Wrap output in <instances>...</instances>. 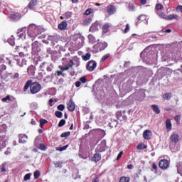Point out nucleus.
<instances>
[{
    "mask_svg": "<svg viewBox=\"0 0 182 182\" xmlns=\"http://www.w3.org/2000/svg\"><path fill=\"white\" fill-rule=\"evenodd\" d=\"M168 166H170V163L166 159H162L159 161V167L163 170H166V168H168Z\"/></svg>",
    "mask_w": 182,
    "mask_h": 182,
    "instance_id": "20e7f679",
    "label": "nucleus"
},
{
    "mask_svg": "<svg viewBox=\"0 0 182 182\" xmlns=\"http://www.w3.org/2000/svg\"><path fill=\"white\" fill-rule=\"evenodd\" d=\"M97 66V63L96 61L90 60L87 64V69L89 70V72H93V70L96 69Z\"/></svg>",
    "mask_w": 182,
    "mask_h": 182,
    "instance_id": "7ed1b4c3",
    "label": "nucleus"
},
{
    "mask_svg": "<svg viewBox=\"0 0 182 182\" xmlns=\"http://www.w3.org/2000/svg\"><path fill=\"white\" fill-rule=\"evenodd\" d=\"M66 123V121L65 119H61L58 123V127H62L63 126H65Z\"/></svg>",
    "mask_w": 182,
    "mask_h": 182,
    "instance_id": "49530a36",
    "label": "nucleus"
},
{
    "mask_svg": "<svg viewBox=\"0 0 182 182\" xmlns=\"http://www.w3.org/2000/svg\"><path fill=\"white\" fill-rule=\"evenodd\" d=\"M68 147H69V145H65L63 147H56L55 150L57 151H64V150H66V149H68Z\"/></svg>",
    "mask_w": 182,
    "mask_h": 182,
    "instance_id": "c756f323",
    "label": "nucleus"
},
{
    "mask_svg": "<svg viewBox=\"0 0 182 182\" xmlns=\"http://www.w3.org/2000/svg\"><path fill=\"white\" fill-rule=\"evenodd\" d=\"M170 140L172 143L177 144L180 141V135L178 133H173L170 136Z\"/></svg>",
    "mask_w": 182,
    "mask_h": 182,
    "instance_id": "39448f33",
    "label": "nucleus"
},
{
    "mask_svg": "<svg viewBox=\"0 0 182 182\" xmlns=\"http://www.w3.org/2000/svg\"><path fill=\"white\" fill-rule=\"evenodd\" d=\"M90 56H92L90 53H87L85 55H82V59L83 60H89L90 59Z\"/></svg>",
    "mask_w": 182,
    "mask_h": 182,
    "instance_id": "7c9ffc66",
    "label": "nucleus"
},
{
    "mask_svg": "<svg viewBox=\"0 0 182 182\" xmlns=\"http://www.w3.org/2000/svg\"><path fill=\"white\" fill-rule=\"evenodd\" d=\"M70 68H73V61H70L68 65L65 67H60L61 72H65V70H69Z\"/></svg>",
    "mask_w": 182,
    "mask_h": 182,
    "instance_id": "ddd939ff",
    "label": "nucleus"
},
{
    "mask_svg": "<svg viewBox=\"0 0 182 182\" xmlns=\"http://www.w3.org/2000/svg\"><path fill=\"white\" fill-rule=\"evenodd\" d=\"M122 156H123V151H120L119 154L117 155V160H120L122 158Z\"/></svg>",
    "mask_w": 182,
    "mask_h": 182,
    "instance_id": "052dcab7",
    "label": "nucleus"
},
{
    "mask_svg": "<svg viewBox=\"0 0 182 182\" xmlns=\"http://www.w3.org/2000/svg\"><path fill=\"white\" fill-rule=\"evenodd\" d=\"M28 141V136L25 134H18V143L25 144Z\"/></svg>",
    "mask_w": 182,
    "mask_h": 182,
    "instance_id": "0eeeda50",
    "label": "nucleus"
},
{
    "mask_svg": "<svg viewBox=\"0 0 182 182\" xmlns=\"http://www.w3.org/2000/svg\"><path fill=\"white\" fill-rule=\"evenodd\" d=\"M98 45L100 50H105L107 48V43L106 42L100 43Z\"/></svg>",
    "mask_w": 182,
    "mask_h": 182,
    "instance_id": "5701e85b",
    "label": "nucleus"
},
{
    "mask_svg": "<svg viewBox=\"0 0 182 182\" xmlns=\"http://www.w3.org/2000/svg\"><path fill=\"white\" fill-rule=\"evenodd\" d=\"M21 18V16L18 13L16 14H11L10 16V19H12L13 21H18Z\"/></svg>",
    "mask_w": 182,
    "mask_h": 182,
    "instance_id": "6ab92c4d",
    "label": "nucleus"
},
{
    "mask_svg": "<svg viewBox=\"0 0 182 182\" xmlns=\"http://www.w3.org/2000/svg\"><path fill=\"white\" fill-rule=\"evenodd\" d=\"M65 19H69V18H72V12L68 11L64 14Z\"/></svg>",
    "mask_w": 182,
    "mask_h": 182,
    "instance_id": "c9c22d12",
    "label": "nucleus"
},
{
    "mask_svg": "<svg viewBox=\"0 0 182 182\" xmlns=\"http://www.w3.org/2000/svg\"><path fill=\"white\" fill-rule=\"evenodd\" d=\"M110 56V54H106L101 58V62H105Z\"/></svg>",
    "mask_w": 182,
    "mask_h": 182,
    "instance_id": "603ef678",
    "label": "nucleus"
},
{
    "mask_svg": "<svg viewBox=\"0 0 182 182\" xmlns=\"http://www.w3.org/2000/svg\"><path fill=\"white\" fill-rule=\"evenodd\" d=\"M26 35V33H23L21 32L19 30H18L17 36H18V38H25Z\"/></svg>",
    "mask_w": 182,
    "mask_h": 182,
    "instance_id": "a18cd8bd",
    "label": "nucleus"
},
{
    "mask_svg": "<svg viewBox=\"0 0 182 182\" xmlns=\"http://www.w3.org/2000/svg\"><path fill=\"white\" fill-rule=\"evenodd\" d=\"M9 63V65H11V60H9V59H8V58H3L1 57L0 58V63Z\"/></svg>",
    "mask_w": 182,
    "mask_h": 182,
    "instance_id": "393cba45",
    "label": "nucleus"
},
{
    "mask_svg": "<svg viewBox=\"0 0 182 182\" xmlns=\"http://www.w3.org/2000/svg\"><path fill=\"white\" fill-rule=\"evenodd\" d=\"M159 18H161L162 19H166L167 20V15L164 14V12H161L159 14Z\"/></svg>",
    "mask_w": 182,
    "mask_h": 182,
    "instance_id": "79ce46f5",
    "label": "nucleus"
},
{
    "mask_svg": "<svg viewBox=\"0 0 182 182\" xmlns=\"http://www.w3.org/2000/svg\"><path fill=\"white\" fill-rule=\"evenodd\" d=\"M41 86L38 82H32L31 85V95H36V93H39L41 92Z\"/></svg>",
    "mask_w": 182,
    "mask_h": 182,
    "instance_id": "f03ea898",
    "label": "nucleus"
},
{
    "mask_svg": "<svg viewBox=\"0 0 182 182\" xmlns=\"http://www.w3.org/2000/svg\"><path fill=\"white\" fill-rule=\"evenodd\" d=\"M36 5H38V1L37 0H31L30 1V3L28 4V8L30 9H33V8H35V6H36Z\"/></svg>",
    "mask_w": 182,
    "mask_h": 182,
    "instance_id": "f3484780",
    "label": "nucleus"
},
{
    "mask_svg": "<svg viewBox=\"0 0 182 182\" xmlns=\"http://www.w3.org/2000/svg\"><path fill=\"white\" fill-rule=\"evenodd\" d=\"M70 136V132H66L60 135V137H69Z\"/></svg>",
    "mask_w": 182,
    "mask_h": 182,
    "instance_id": "de8ad7c7",
    "label": "nucleus"
},
{
    "mask_svg": "<svg viewBox=\"0 0 182 182\" xmlns=\"http://www.w3.org/2000/svg\"><path fill=\"white\" fill-rule=\"evenodd\" d=\"M58 28L60 31H64V29L68 28V22H66V21H63L60 24H58Z\"/></svg>",
    "mask_w": 182,
    "mask_h": 182,
    "instance_id": "4468645a",
    "label": "nucleus"
},
{
    "mask_svg": "<svg viewBox=\"0 0 182 182\" xmlns=\"http://www.w3.org/2000/svg\"><path fill=\"white\" fill-rule=\"evenodd\" d=\"M92 12H93V9H87L85 11V15H90Z\"/></svg>",
    "mask_w": 182,
    "mask_h": 182,
    "instance_id": "3c124183",
    "label": "nucleus"
},
{
    "mask_svg": "<svg viewBox=\"0 0 182 182\" xmlns=\"http://www.w3.org/2000/svg\"><path fill=\"white\" fill-rule=\"evenodd\" d=\"M39 149H40V150H42L43 151H45V150H46L48 149V146H46V145H45L43 144H41L39 145Z\"/></svg>",
    "mask_w": 182,
    "mask_h": 182,
    "instance_id": "a19ab883",
    "label": "nucleus"
},
{
    "mask_svg": "<svg viewBox=\"0 0 182 182\" xmlns=\"http://www.w3.org/2000/svg\"><path fill=\"white\" fill-rule=\"evenodd\" d=\"M18 31L23 33H25V32H26V28L23 27L21 30L18 29Z\"/></svg>",
    "mask_w": 182,
    "mask_h": 182,
    "instance_id": "774afa93",
    "label": "nucleus"
},
{
    "mask_svg": "<svg viewBox=\"0 0 182 182\" xmlns=\"http://www.w3.org/2000/svg\"><path fill=\"white\" fill-rule=\"evenodd\" d=\"M35 70H36V68L33 65H30L27 69V73L29 76H33L35 75Z\"/></svg>",
    "mask_w": 182,
    "mask_h": 182,
    "instance_id": "9b49d317",
    "label": "nucleus"
},
{
    "mask_svg": "<svg viewBox=\"0 0 182 182\" xmlns=\"http://www.w3.org/2000/svg\"><path fill=\"white\" fill-rule=\"evenodd\" d=\"M8 42L10 45H11V46H14V45H15V43L14 41V37L9 38Z\"/></svg>",
    "mask_w": 182,
    "mask_h": 182,
    "instance_id": "09e8293b",
    "label": "nucleus"
},
{
    "mask_svg": "<svg viewBox=\"0 0 182 182\" xmlns=\"http://www.w3.org/2000/svg\"><path fill=\"white\" fill-rule=\"evenodd\" d=\"M97 149V151H100V153L105 151V143H103L100 145H98Z\"/></svg>",
    "mask_w": 182,
    "mask_h": 182,
    "instance_id": "bb28decb",
    "label": "nucleus"
},
{
    "mask_svg": "<svg viewBox=\"0 0 182 182\" xmlns=\"http://www.w3.org/2000/svg\"><path fill=\"white\" fill-rule=\"evenodd\" d=\"M38 48H39V43L38 41H35L32 43V49L33 52H38Z\"/></svg>",
    "mask_w": 182,
    "mask_h": 182,
    "instance_id": "412c9836",
    "label": "nucleus"
},
{
    "mask_svg": "<svg viewBox=\"0 0 182 182\" xmlns=\"http://www.w3.org/2000/svg\"><path fill=\"white\" fill-rule=\"evenodd\" d=\"M146 147H147V146H146L144 144H139L137 146L136 149H137L138 150H144V149H146Z\"/></svg>",
    "mask_w": 182,
    "mask_h": 182,
    "instance_id": "e433bc0d",
    "label": "nucleus"
},
{
    "mask_svg": "<svg viewBox=\"0 0 182 182\" xmlns=\"http://www.w3.org/2000/svg\"><path fill=\"white\" fill-rule=\"evenodd\" d=\"M53 70V64H48L47 65V71L52 72Z\"/></svg>",
    "mask_w": 182,
    "mask_h": 182,
    "instance_id": "37998d69",
    "label": "nucleus"
},
{
    "mask_svg": "<svg viewBox=\"0 0 182 182\" xmlns=\"http://www.w3.org/2000/svg\"><path fill=\"white\" fill-rule=\"evenodd\" d=\"M7 139L4 136H0V149H5L6 147Z\"/></svg>",
    "mask_w": 182,
    "mask_h": 182,
    "instance_id": "9d476101",
    "label": "nucleus"
},
{
    "mask_svg": "<svg viewBox=\"0 0 182 182\" xmlns=\"http://www.w3.org/2000/svg\"><path fill=\"white\" fill-rule=\"evenodd\" d=\"M143 137L145 139V140H149V139H151V131L146 129L143 133Z\"/></svg>",
    "mask_w": 182,
    "mask_h": 182,
    "instance_id": "1a4fd4ad",
    "label": "nucleus"
},
{
    "mask_svg": "<svg viewBox=\"0 0 182 182\" xmlns=\"http://www.w3.org/2000/svg\"><path fill=\"white\" fill-rule=\"evenodd\" d=\"M176 166L178 168V173H181L182 168L181 166H180V164H178Z\"/></svg>",
    "mask_w": 182,
    "mask_h": 182,
    "instance_id": "0e129e2a",
    "label": "nucleus"
},
{
    "mask_svg": "<svg viewBox=\"0 0 182 182\" xmlns=\"http://www.w3.org/2000/svg\"><path fill=\"white\" fill-rule=\"evenodd\" d=\"M6 100H11V97H9V95L2 98V102H6Z\"/></svg>",
    "mask_w": 182,
    "mask_h": 182,
    "instance_id": "e2e57ef3",
    "label": "nucleus"
},
{
    "mask_svg": "<svg viewBox=\"0 0 182 182\" xmlns=\"http://www.w3.org/2000/svg\"><path fill=\"white\" fill-rule=\"evenodd\" d=\"M46 123H48V120L44 119H40V127H41V129L43 127V125L46 124Z\"/></svg>",
    "mask_w": 182,
    "mask_h": 182,
    "instance_id": "2f4dec72",
    "label": "nucleus"
},
{
    "mask_svg": "<svg viewBox=\"0 0 182 182\" xmlns=\"http://www.w3.org/2000/svg\"><path fill=\"white\" fill-rule=\"evenodd\" d=\"M166 126L167 132H170L172 127L171 121H170V119H166Z\"/></svg>",
    "mask_w": 182,
    "mask_h": 182,
    "instance_id": "b1692460",
    "label": "nucleus"
},
{
    "mask_svg": "<svg viewBox=\"0 0 182 182\" xmlns=\"http://www.w3.org/2000/svg\"><path fill=\"white\" fill-rule=\"evenodd\" d=\"M173 19H178V15L177 14H171L167 16L166 21H173Z\"/></svg>",
    "mask_w": 182,
    "mask_h": 182,
    "instance_id": "aec40b11",
    "label": "nucleus"
},
{
    "mask_svg": "<svg viewBox=\"0 0 182 182\" xmlns=\"http://www.w3.org/2000/svg\"><path fill=\"white\" fill-rule=\"evenodd\" d=\"M55 115L56 116V117H58V119H62L63 114L60 111H56L55 112Z\"/></svg>",
    "mask_w": 182,
    "mask_h": 182,
    "instance_id": "f704fd0d",
    "label": "nucleus"
},
{
    "mask_svg": "<svg viewBox=\"0 0 182 182\" xmlns=\"http://www.w3.org/2000/svg\"><path fill=\"white\" fill-rule=\"evenodd\" d=\"M18 77H19V73H14V75H13V79H18Z\"/></svg>",
    "mask_w": 182,
    "mask_h": 182,
    "instance_id": "69168bd1",
    "label": "nucleus"
},
{
    "mask_svg": "<svg viewBox=\"0 0 182 182\" xmlns=\"http://www.w3.org/2000/svg\"><path fill=\"white\" fill-rule=\"evenodd\" d=\"M31 176H32V173H26L24 176L23 181H28V180H31Z\"/></svg>",
    "mask_w": 182,
    "mask_h": 182,
    "instance_id": "58836bf2",
    "label": "nucleus"
},
{
    "mask_svg": "<svg viewBox=\"0 0 182 182\" xmlns=\"http://www.w3.org/2000/svg\"><path fill=\"white\" fill-rule=\"evenodd\" d=\"M48 41H50V42H52V43H55V42H56V36H48Z\"/></svg>",
    "mask_w": 182,
    "mask_h": 182,
    "instance_id": "c85d7f7f",
    "label": "nucleus"
},
{
    "mask_svg": "<svg viewBox=\"0 0 182 182\" xmlns=\"http://www.w3.org/2000/svg\"><path fill=\"white\" fill-rule=\"evenodd\" d=\"M128 9L129 11H135L136 9V6L133 5V4H129L128 6Z\"/></svg>",
    "mask_w": 182,
    "mask_h": 182,
    "instance_id": "8fccbe9b",
    "label": "nucleus"
},
{
    "mask_svg": "<svg viewBox=\"0 0 182 182\" xmlns=\"http://www.w3.org/2000/svg\"><path fill=\"white\" fill-rule=\"evenodd\" d=\"M0 70L1 71V73L4 72V70H6V65H1L0 66Z\"/></svg>",
    "mask_w": 182,
    "mask_h": 182,
    "instance_id": "bf43d9fd",
    "label": "nucleus"
},
{
    "mask_svg": "<svg viewBox=\"0 0 182 182\" xmlns=\"http://www.w3.org/2000/svg\"><path fill=\"white\" fill-rule=\"evenodd\" d=\"M58 110H60L61 112H63L65 110V105H60L58 106Z\"/></svg>",
    "mask_w": 182,
    "mask_h": 182,
    "instance_id": "5fc2aeb1",
    "label": "nucleus"
},
{
    "mask_svg": "<svg viewBox=\"0 0 182 182\" xmlns=\"http://www.w3.org/2000/svg\"><path fill=\"white\" fill-rule=\"evenodd\" d=\"M34 178L38 179L39 177H41V171L38 170L36 171L33 173Z\"/></svg>",
    "mask_w": 182,
    "mask_h": 182,
    "instance_id": "72a5a7b5",
    "label": "nucleus"
},
{
    "mask_svg": "<svg viewBox=\"0 0 182 182\" xmlns=\"http://www.w3.org/2000/svg\"><path fill=\"white\" fill-rule=\"evenodd\" d=\"M42 32H45V30L41 26H38L35 24H31L28 28V35L29 38H31V41H35V38L38 35H41Z\"/></svg>",
    "mask_w": 182,
    "mask_h": 182,
    "instance_id": "f257e3e1",
    "label": "nucleus"
},
{
    "mask_svg": "<svg viewBox=\"0 0 182 182\" xmlns=\"http://www.w3.org/2000/svg\"><path fill=\"white\" fill-rule=\"evenodd\" d=\"M84 25H90V23H92V18H87L84 20Z\"/></svg>",
    "mask_w": 182,
    "mask_h": 182,
    "instance_id": "4c0bfd02",
    "label": "nucleus"
},
{
    "mask_svg": "<svg viewBox=\"0 0 182 182\" xmlns=\"http://www.w3.org/2000/svg\"><path fill=\"white\" fill-rule=\"evenodd\" d=\"M4 154H6V156H9V154H11V148H8L7 150L4 152Z\"/></svg>",
    "mask_w": 182,
    "mask_h": 182,
    "instance_id": "680f3d73",
    "label": "nucleus"
},
{
    "mask_svg": "<svg viewBox=\"0 0 182 182\" xmlns=\"http://www.w3.org/2000/svg\"><path fill=\"white\" fill-rule=\"evenodd\" d=\"M80 82L81 83H86V82H87V80L86 79V77H82L80 78Z\"/></svg>",
    "mask_w": 182,
    "mask_h": 182,
    "instance_id": "864d4df0",
    "label": "nucleus"
},
{
    "mask_svg": "<svg viewBox=\"0 0 182 182\" xmlns=\"http://www.w3.org/2000/svg\"><path fill=\"white\" fill-rule=\"evenodd\" d=\"M101 159H102V155H100V154H95L93 156L92 161H95V163H97L98 161H100Z\"/></svg>",
    "mask_w": 182,
    "mask_h": 182,
    "instance_id": "dca6fc26",
    "label": "nucleus"
},
{
    "mask_svg": "<svg viewBox=\"0 0 182 182\" xmlns=\"http://www.w3.org/2000/svg\"><path fill=\"white\" fill-rule=\"evenodd\" d=\"M31 85H32V81L31 80L27 81L26 83L24 85L23 91L26 92L29 89V87H30V90H31Z\"/></svg>",
    "mask_w": 182,
    "mask_h": 182,
    "instance_id": "4be33fe9",
    "label": "nucleus"
},
{
    "mask_svg": "<svg viewBox=\"0 0 182 182\" xmlns=\"http://www.w3.org/2000/svg\"><path fill=\"white\" fill-rule=\"evenodd\" d=\"M6 166V164L4 163V164H3L0 166L1 171H6V169H5Z\"/></svg>",
    "mask_w": 182,
    "mask_h": 182,
    "instance_id": "13d9d810",
    "label": "nucleus"
},
{
    "mask_svg": "<svg viewBox=\"0 0 182 182\" xmlns=\"http://www.w3.org/2000/svg\"><path fill=\"white\" fill-rule=\"evenodd\" d=\"M88 38L90 40V43H95V38L93 36H89Z\"/></svg>",
    "mask_w": 182,
    "mask_h": 182,
    "instance_id": "6e6d98bb",
    "label": "nucleus"
},
{
    "mask_svg": "<svg viewBox=\"0 0 182 182\" xmlns=\"http://www.w3.org/2000/svg\"><path fill=\"white\" fill-rule=\"evenodd\" d=\"M80 85H82V82L80 81H77L75 82L76 87H80Z\"/></svg>",
    "mask_w": 182,
    "mask_h": 182,
    "instance_id": "338daca9",
    "label": "nucleus"
},
{
    "mask_svg": "<svg viewBox=\"0 0 182 182\" xmlns=\"http://www.w3.org/2000/svg\"><path fill=\"white\" fill-rule=\"evenodd\" d=\"M67 107L70 112H75V109H76V105H75V102L73 100H70L67 102Z\"/></svg>",
    "mask_w": 182,
    "mask_h": 182,
    "instance_id": "423d86ee",
    "label": "nucleus"
},
{
    "mask_svg": "<svg viewBox=\"0 0 182 182\" xmlns=\"http://www.w3.org/2000/svg\"><path fill=\"white\" fill-rule=\"evenodd\" d=\"M70 62H73V60L70 59V54H66L62 59L63 65H68V63H70Z\"/></svg>",
    "mask_w": 182,
    "mask_h": 182,
    "instance_id": "6e6552de",
    "label": "nucleus"
},
{
    "mask_svg": "<svg viewBox=\"0 0 182 182\" xmlns=\"http://www.w3.org/2000/svg\"><path fill=\"white\" fill-rule=\"evenodd\" d=\"M152 109L156 114H159L160 113V108H159V105H152Z\"/></svg>",
    "mask_w": 182,
    "mask_h": 182,
    "instance_id": "cd10ccee",
    "label": "nucleus"
},
{
    "mask_svg": "<svg viewBox=\"0 0 182 182\" xmlns=\"http://www.w3.org/2000/svg\"><path fill=\"white\" fill-rule=\"evenodd\" d=\"M109 28H110V24L109 23H106L102 26V33H107L109 32Z\"/></svg>",
    "mask_w": 182,
    "mask_h": 182,
    "instance_id": "a211bd4d",
    "label": "nucleus"
},
{
    "mask_svg": "<svg viewBox=\"0 0 182 182\" xmlns=\"http://www.w3.org/2000/svg\"><path fill=\"white\" fill-rule=\"evenodd\" d=\"M96 31H99V23L97 21L92 23L90 28V32H96Z\"/></svg>",
    "mask_w": 182,
    "mask_h": 182,
    "instance_id": "f8f14e48",
    "label": "nucleus"
},
{
    "mask_svg": "<svg viewBox=\"0 0 182 182\" xmlns=\"http://www.w3.org/2000/svg\"><path fill=\"white\" fill-rule=\"evenodd\" d=\"M107 12L109 15H114L116 13V7L114 6H109L107 8Z\"/></svg>",
    "mask_w": 182,
    "mask_h": 182,
    "instance_id": "2eb2a0df",
    "label": "nucleus"
},
{
    "mask_svg": "<svg viewBox=\"0 0 182 182\" xmlns=\"http://www.w3.org/2000/svg\"><path fill=\"white\" fill-rule=\"evenodd\" d=\"M129 31H130V26L129 24H127L124 32V33H127Z\"/></svg>",
    "mask_w": 182,
    "mask_h": 182,
    "instance_id": "4d7b16f0",
    "label": "nucleus"
},
{
    "mask_svg": "<svg viewBox=\"0 0 182 182\" xmlns=\"http://www.w3.org/2000/svg\"><path fill=\"white\" fill-rule=\"evenodd\" d=\"M164 6L161 4H157L155 6L156 11H161V9H163Z\"/></svg>",
    "mask_w": 182,
    "mask_h": 182,
    "instance_id": "ea45409f",
    "label": "nucleus"
},
{
    "mask_svg": "<svg viewBox=\"0 0 182 182\" xmlns=\"http://www.w3.org/2000/svg\"><path fill=\"white\" fill-rule=\"evenodd\" d=\"M129 181H130V178L124 177V176L121 177L119 180V182H129Z\"/></svg>",
    "mask_w": 182,
    "mask_h": 182,
    "instance_id": "473e14b6",
    "label": "nucleus"
},
{
    "mask_svg": "<svg viewBox=\"0 0 182 182\" xmlns=\"http://www.w3.org/2000/svg\"><path fill=\"white\" fill-rule=\"evenodd\" d=\"M54 166L56 168H62V161H57V162L54 163Z\"/></svg>",
    "mask_w": 182,
    "mask_h": 182,
    "instance_id": "c03bdc74",
    "label": "nucleus"
},
{
    "mask_svg": "<svg viewBox=\"0 0 182 182\" xmlns=\"http://www.w3.org/2000/svg\"><path fill=\"white\" fill-rule=\"evenodd\" d=\"M163 98L164 99V100H170V99H171V93L166 92V93L164 94Z\"/></svg>",
    "mask_w": 182,
    "mask_h": 182,
    "instance_id": "a878e982",
    "label": "nucleus"
}]
</instances>
